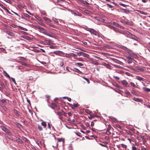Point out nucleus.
<instances>
[{"instance_id":"obj_1","label":"nucleus","mask_w":150,"mask_h":150,"mask_svg":"<svg viewBox=\"0 0 150 150\" xmlns=\"http://www.w3.org/2000/svg\"><path fill=\"white\" fill-rule=\"evenodd\" d=\"M121 83L125 87L127 88L130 87V85L126 80H123L121 81Z\"/></svg>"},{"instance_id":"obj_2","label":"nucleus","mask_w":150,"mask_h":150,"mask_svg":"<svg viewBox=\"0 0 150 150\" xmlns=\"http://www.w3.org/2000/svg\"><path fill=\"white\" fill-rule=\"evenodd\" d=\"M1 128L2 129L3 131L4 132H5L9 134H11V132L10 131L8 130L7 128H6V127H4L3 126H1Z\"/></svg>"},{"instance_id":"obj_3","label":"nucleus","mask_w":150,"mask_h":150,"mask_svg":"<svg viewBox=\"0 0 150 150\" xmlns=\"http://www.w3.org/2000/svg\"><path fill=\"white\" fill-rule=\"evenodd\" d=\"M132 69L135 71H137L138 72L144 71V69L139 67H137L135 69L132 68Z\"/></svg>"},{"instance_id":"obj_4","label":"nucleus","mask_w":150,"mask_h":150,"mask_svg":"<svg viewBox=\"0 0 150 150\" xmlns=\"http://www.w3.org/2000/svg\"><path fill=\"white\" fill-rule=\"evenodd\" d=\"M44 42H45V43H43V44L44 45H50L52 44V42L50 40H44Z\"/></svg>"},{"instance_id":"obj_5","label":"nucleus","mask_w":150,"mask_h":150,"mask_svg":"<svg viewBox=\"0 0 150 150\" xmlns=\"http://www.w3.org/2000/svg\"><path fill=\"white\" fill-rule=\"evenodd\" d=\"M131 38L134 40H135L137 42L139 41V38H138L136 36L134 35L131 34Z\"/></svg>"},{"instance_id":"obj_6","label":"nucleus","mask_w":150,"mask_h":150,"mask_svg":"<svg viewBox=\"0 0 150 150\" xmlns=\"http://www.w3.org/2000/svg\"><path fill=\"white\" fill-rule=\"evenodd\" d=\"M54 53L57 55H59L62 54L64 53L62 51H56L54 52Z\"/></svg>"},{"instance_id":"obj_7","label":"nucleus","mask_w":150,"mask_h":150,"mask_svg":"<svg viewBox=\"0 0 150 150\" xmlns=\"http://www.w3.org/2000/svg\"><path fill=\"white\" fill-rule=\"evenodd\" d=\"M103 65L108 69H112V67L108 64L104 62L103 63Z\"/></svg>"},{"instance_id":"obj_8","label":"nucleus","mask_w":150,"mask_h":150,"mask_svg":"<svg viewBox=\"0 0 150 150\" xmlns=\"http://www.w3.org/2000/svg\"><path fill=\"white\" fill-rule=\"evenodd\" d=\"M90 33L96 35H97L98 34V32L93 29H92Z\"/></svg>"},{"instance_id":"obj_9","label":"nucleus","mask_w":150,"mask_h":150,"mask_svg":"<svg viewBox=\"0 0 150 150\" xmlns=\"http://www.w3.org/2000/svg\"><path fill=\"white\" fill-rule=\"evenodd\" d=\"M0 6L3 9H4L5 10L8 11V13H10V12L8 11L7 9L5 6H4L3 5L1 4H0Z\"/></svg>"},{"instance_id":"obj_10","label":"nucleus","mask_w":150,"mask_h":150,"mask_svg":"<svg viewBox=\"0 0 150 150\" xmlns=\"http://www.w3.org/2000/svg\"><path fill=\"white\" fill-rule=\"evenodd\" d=\"M39 29L40 31L42 32L44 34H45V33H46V30L44 28L42 27H40Z\"/></svg>"},{"instance_id":"obj_11","label":"nucleus","mask_w":150,"mask_h":150,"mask_svg":"<svg viewBox=\"0 0 150 150\" xmlns=\"http://www.w3.org/2000/svg\"><path fill=\"white\" fill-rule=\"evenodd\" d=\"M125 93L129 97L132 96V94H131V93L127 90H126L125 91Z\"/></svg>"},{"instance_id":"obj_12","label":"nucleus","mask_w":150,"mask_h":150,"mask_svg":"<svg viewBox=\"0 0 150 150\" xmlns=\"http://www.w3.org/2000/svg\"><path fill=\"white\" fill-rule=\"evenodd\" d=\"M136 79L139 81H143L144 79L139 76H136Z\"/></svg>"},{"instance_id":"obj_13","label":"nucleus","mask_w":150,"mask_h":150,"mask_svg":"<svg viewBox=\"0 0 150 150\" xmlns=\"http://www.w3.org/2000/svg\"><path fill=\"white\" fill-rule=\"evenodd\" d=\"M112 60L114 62L118 64H120V63L121 62L119 60L115 59H112Z\"/></svg>"},{"instance_id":"obj_14","label":"nucleus","mask_w":150,"mask_h":150,"mask_svg":"<svg viewBox=\"0 0 150 150\" xmlns=\"http://www.w3.org/2000/svg\"><path fill=\"white\" fill-rule=\"evenodd\" d=\"M41 124L44 127V128H46V126H47V124L45 122V121H42L41 123Z\"/></svg>"},{"instance_id":"obj_15","label":"nucleus","mask_w":150,"mask_h":150,"mask_svg":"<svg viewBox=\"0 0 150 150\" xmlns=\"http://www.w3.org/2000/svg\"><path fill=\"white\" fill-rule=\"evenodd\" d=\"M129 55V56H131V57H135L136 56V55L133 54V53H132L131 52H129L128 53Z\"/></svg>"},{"instance_id":"obj_16","label":"nucleus","mask_w":150,"mask_h":150,"mask_svg":"<svg viewBox=\"0 0 150 150\" xmlns=\"http://www.w3.org/2000/svg\"><path fill=\"white\" fill-rule=\"evenodd\" d=\"M133 99L134 100L138 102H140L141 101V100L140 99L138 98H136L135 97L133 98Z\"/></svg>"},{"instance_id":"obj_17","label":"nucleus","mask_w":150,"mask_h":150,"mask_svg":"<svg viewBox=\"0 0 150 150\" xmlns=\"http://www.w3.org/2000/svg\"><path fill=\"white\" fill-rule=\"evenodd\" d=\"M21 37L28 40L30 39V38L29 37L25 35L22 36Z\"/></svg>"},{"instance_id":"obj_18","label":"nucleus","mask_w":150,"mask_h":150,"mask_svg":"<svg viewBox=\"0 0 150 150\" xmlns=\"http://www.w3.org/2000/svg\"><path fill=\"white\" fill-rule=\"evenodd\" d=\"M3 72L4 74V75L6 76L9 78H10L11 77L9 76V75H8V74L6 73V72L4 70L3 71Z\"/></svg>"},{"instance_id":"obj_19","label":"nucleus","mask_w":150,"mask_h":150,"mask_svg":"<svg viewBox=\"0 0 150 150\" xmlns=\"http://www.w3.org/2000/svg\"><path fill=\"white\" fill-rule=\"evenodd\" d=\"M74 14L75 16H81V14L79 13L77 11H75V13H74Z\"/></svg>"},{"instance_id":"obj_20","label":"nucleus","mask_w":150,"mask_h":150,"mask_svg":"<svg viewBox=\"0 0 150 150\" xmlns=\"http://www.w3.org/2000/svg\"><path fill=\"white\" fill-rule=\"evenodd\" d=\"M129 83L130 84V85L132 87L136 88L137 87L136 85L134 83L132 82H129Z\"/></svg>"},{"instance_id":"obj_21","label":"nucleus","mask_w":150,"mask_h":150,"mask_svg":"<svg viewBox=\"0 0 150 150\" xmlns=\"http://www.w3.org/2000/svg\"><path fill=\"white\" fill-rule=\"evenodd\" d=\"M143 89L145 91H147V92H150V89L147 88L146 87H143Z\"/></svg>"},{"instance_id":"obj_22","label":"nucleus","mask_w":150,"mask_h":150,"mask_svg":"<svg viewBox=\"0 0 150 150\" xmlns=\"http://www.w3.org/2000/svg\"><path fill=\"white\" fill-rule=\"evenodd\" d=\"M73 71H76L77 73H81V72L79 69H78L76 68H74V69H73Z\"/></svg>"},{"instance_id":"obj_23","label":"nucleus","mask_w":150,"mask_h":150,"mask_svg":"<svg viewBox=\"0 0 150 150\" xmlns=\"http://www.w3.org/2000/svg\"><path fill=\"white\" fill-rule=\"evenodd\" d=\"M16 141L19 142L21 144H22L23 143V141L21 139H20L19 138H17V137L16 138Z\"/></svg>"},{"instance_id":"obj_24","label":"nucleus","mask_w":150,"mask_h":150,"mask_svg":"<svg viewBox=\"0 0 150 150\" xmlns=\"http://www.w3.org/2000/svg\"><path fill=\"white\" fill-rule=\"evenodd\" d=\"M113 24L116 26L117 27H119L120 28H121V26L117 23L116 22H114L113 23Z\"/></svg>"},{"instance_id":"obj_25","label":"nucleus","mask_w":150,"mask_h":150,"mask_svg":"<svg viewBox=\"0 0 150 150\" xmlns=\"http://www.w3.org/2000/svg\"><path fill=\"white\" fill-rule=\"evenodd\" d=\"M37 126L38 129L39 131H42V128L41 126L39 124H38Z\"/></svg>"},{"instance_id":"obj_26","label":"nucleus","mask_w":150,"mask_h":150,"mask_svg":"<svg viewBox=\"0 0 150 150\" xmlns=\"http://www.w3.org/2000/svg\"><path fill=\"white\" fill-rule=\"evenodd\" d=\"M131 93L132 94H133L135 95H136V96H137V93L135 91H134V90H132V91H131Z\"/></svg>"},{"instance_id":"obj_27","label":"nucleus","mask_w":150,"mask_h":150,"mask_svg":"<svg viewBox=\"0 0 150 150\" xmlns=\"http://www.w3.org/2000/svg\"><path fill=\"white\" fill-rule=\"evenodd\" d=\"M35 18L36 19H37L39 21H42V19L39 16H37L35 17Z\"/></svg>"},{"instance_id":"obj_28","label":"nucleus","mask_w":150,"mask_h":150,"mask_svg":"<svg viewBox=\"0 0 150 150\" xmlns=\"http://www.w3.org/2000/svg\"><path fill=\"white\" fill-rule=\"evenodd\" d=\"M49 47L51 49H56L57 48V47L56 46L51 45Z\"/></svg>"},{"instance_id":"obj_29","label":"nucleus","mask_w":150,"mask_h":150,"mask_svg":"<svg viewBox=\"0 0 150 150\" xmlns=\"http://www.w3.org/2000/svg\"><path fill=\"white\" fill-rule=\"evenodd\" d=\"M111 128L112 127L110 125H109L108 126V127L107 128L106 131H110Z\"/></svg>"},{"instance_id":"obj_30","label":"nucleus","mask_w":150,"mask_h":150,"mask_svg":"<svg viewBox=\"0 0 150 150\" xmlns=\"http://www.w3.org/2000/svg\"><path fill=\"white\" fill-rule=\"evenodd\" d=\"M18 62L19 63H20L22 65H25V66H26L27 65V64L25 63L24 62H21V61H18Z\"/></svg>"},{"instance_id":"obj_31","label":"nucleus","mask_w":150,"mask_h":150,"mask_svg":"<svg viewBox=\"0 0 150 150\" xmlns=\"http://www.w3.org/2000/svg\"><path fill=\"white\" fill-rule=\"evenodd\" d=\"M107 5L108 7H109L110 8H112L114 7L113 6H112L108 4H107Z\"/></svg>"},{"instance_id":"obj_32","label":"nucleus","mask_w":150,"mask_h":150,"mask_svg":"<svg viewBox=\"0 0 150 150\" xmlns=\"http://www.w3.org/2000/svg\"><path fill=\"white\" fill-rule=\"evenodd\" d=\"M92 62L93 64L95 65H98L99 64V63L96 61H93Z\"/></svg>"},{"instance_id":"obj_33","label":"nucleus","mask_w":150,"mask_h":150,"mask_svg":"<svg viewBox=\"0 0 150 150\" xmlns=\"http://www.w3.org/2000/svg\"><path fill=\"white\" fill-rule=\"evenodd\" d=\"M23 139L26 142H28V139L25 137H23Z\"/></svg>"},{"instance_id":"obj_34","label":"nucleus","mask_w":150,"mask_h":150,"mask_svg":"<svg viewBox=\"0 0 150 150\" xmlns=\"http://www.w3.org/2000/svg\"><path fill=\"white\" fill-rule=\"evenodd\" d=\"M138 12L139 13H140L141 14H144V15H146V13H145V12H144L143 11H138Z\"/></svg>"},{"instance_id":"obj_35","label":"nucleus","mask_w":150,"mask_h":150,"mask_svg":"<svg viewBox=\"0 0 150 150\" xmlns=\"http://www.w3.org/2000/svg\"><path fill=\"white\" fill-rule=\"evenodd\" d=\"M45 35H47L48 36H49V37H52V38L53 37L52 35H51L49 34H48L47 33H45Z\"/></svg>"},{"instance_id":"obj_36","label":"nucleus","mask_w":150,"mask_h":150,"mask_svg":"<svg viewBox=\"0 0 150 150\" xmlns=\"http://www.w3.org/2000/svg\"><path fill=\"white\" fill-rule=\"evenodd\" d=\"M7 33L11 36H12L13 34L10 31H7Z\"/></svg>"},{"instance_id":"obj_37","label":"nucleus","mask_w":150,"mask_h":150,"mask_svg":"<svg viewBox=\"0 0 150 150\" xmlns=\"http://www.w3.org/2000/svg\"><path fill=\"white\" fill-rule=\"evenodd\" d=\"M76 64H77L79 66H82L83 65V64L80 63H76Z\"/></svg>"},{"instance_id":"obj_38","label":"nucleus","mask_w":150,"mask_h":150,"mask_svg":"<svg viewBox=\"0 0 150 150\" xmlns=\"http://www.w3.org/2000/svg\"><path fill=\"white\" fill-rule=\"evenodd\" d=\"M63 113H62V112H57V114L59 116H61L62 115Z\"/></svg>"},{"instance_id":"obj_39","label":"nucleus","mask_w":150,"mask_h":150,"mask_svg":"<svg viewBox=\"0 0 150 150\" xmlns=\"http://www.w3.org/2000/svg\"><path fill=\"white\" fill-rule=\"evenodd\" d=\"M0 85L1 86H2V87H3V88H5V86L4 85V83H2V82H0Z\"/></svg>"},{"instance_id":"obj_40","label":"nucleus","mask_w":150,"mask_h":150,"mask_svg":"<svg viewBox=\"0 0 150 150\" xmlns=\"http://www.w3.org/2000/svg\"><path fill=\"white\" fill-rule=\"evenodd\" d=\"M70 56H71L73 57H75L76 56L75 54L72 53H70Z\"/></svg>"},{"instance_id":"obj_41","label":"nucleus","mask_w":150,"mask_h":150,"mask_svg":"<svg viewBox=\"0 0 150 150\" xmlns=\"http://www.w3.org/2000/svg\"><path fill=\"white\" fill-rule=\"evenodd\" d=\"M112 65L117 68H120V66L119 65H118L113 64H112Z\"/></svg>"},{"instance_id":"obj_42","label":"nucleus","mask_w":150,"mask_h":150,"mask_svg":"<svg viewBox=\"0 0 150 150\" xmlns=\"http://www.w3.org/2000/svg\"><path fill=\"white\" fill-rule=\"evenodd\" d=\"M140 137L141 139H142L143 141L144 142L145 141V139L144 138V137L143 136L141 135L140 136Z\"/></svg>"},{"instance_id":"obj_43","label":"nucleus","mask_w":150,"mask_h":150,"mask_svg":"<svg viewBox=\"0 0 150 150\" xmlns=\"http://www.w3.org/2000/svg\"><path fill=\"white\" fill-rule=\"evenodd\" d=\"M24 16L25 17L28 18H30V16L28 14L26 13H24Z\"/></svg>"},{"instance_id":"obj_44","label":"nucleus","mask_w":150,"mask_h":150,"mask_svg":"<svg viewBox=\"0 0 150 150\" xmlns=\"http://www.w3.org/2000/svg\"><path fill=\"white\" fill-rule=\"evenodd\" d=\"M74 122H75V120L74 119L72 120L71 121V123L73 124L74 125V126H76V124Z\"/></svg>"},{"instance_id":"obj_45","label":"nucleus","mask_w":150,"mask_h":150,"mask_svg":"<svg viewBox=\"0 0 150 150\" xmlns=\"http://www.w3.org/2000/svg\"><path fill=\"white\" fill-rule=\"evenodd\" d=\"M112 28H113V29L116 32H119V30L118 29L116 28L113 27H112Z\"/></svg>"},{"instance_id":"obj_46","label":"nucleus","mask_w":150,"mask_h":150,"mask_svg":"<svg viewBox=\"0 0 150 150\" xmlns=\"http://www.w3.org/2000/svg\"><path fill=\"white\" fill-rule=\"evenodd\" d=\"M20 28H21V29L22 30H25V31H27V29L26 28H24L21 27V26H20Z\"/></svg>"},{"instance_id":"obj_47","label":"nucleus","mask_w":150,"mask_h":150,"mask_svg":"<svg viewBox=\"0 0 150 150\" xmlns=\"http://www.w3.org/2000/svg\"><path fill=\"white\" fill-rule=\"evenodd\" d=\"M10 78H11V80H12L13 81V82H14V84H16V81H15V79L14 78H13V77H11Z\"/></svg>"},{"instance_id":"obj_48","label":"nucleus","mask_w":150,"mask_h":150,"mask_svg":"<svg viewBox=\"0 0 150 150\" xmlns=\"http://www.w3.org/2000/svg\"><path fill=\"white\" fill-rule=\"evenodd\" d=\"M41 13L43 15H46V13L44 11H40Z\"/></svg>"},{"instance_id":"obj_49","label":"nucleus","mask_w":150,"mask_h":150,"mask_svg":"<svg viewBox=\"0 0 150 150\" xmlns=\"http://www.w3.org/2000/svg\"><path fill=\"white\" fill-rule=\"evenodd\" d=\"M19 58L20 60H24L25 59L24 57H19Z\"/></svg>"},{"instance_id":"obj_50","label":"nucleus","mask_w":150,"mask_h":150,"mask_svg":"<svg viewBox=\"0 0 150 150\" xmlns=\"http://www.w3.org/2000/svg\"><path fill=\"white\" fill-rule=\"evenodd\" d=\"M64 65V63L63 61H62L60 62V65L61 67H63Z\"/></svg>"},{"instance_id":"obj_51","label":"nucleus","mask_w":150,"mask_h":150,"mask_svg":"<svg viewBox=\"0 0 150 150\" xmlns=\"http://www.w3.org/2000/svg\"><path fill=\"white\" fill-rule=\"evenodd\" d=\"M70 53L69 54H66L65 55V57L67 58H70Z\"/></svg>"},{"instance_id":"obj_52","label":"nucleus","mask_w":150,"mask_h":150,"mask_svg":"<svg viewBox=\"0 0 150 150\" xmlns=\"http://www.w3.org/2000/svg\"><path fill=\"white\" fill-rule=\"evenodd\" d=\"M126 21L122 19L120 20V22L122 23H126Z\"/></svg>"},{"instance_id":"obj_53","label":"nucleus","mask_w":150,"mask_h":150,"mask_svg":"<svg viewBox=\"0 0 150 150\" xmlns=\"http://www.w3.org/2000/svg\"><path fill=\"white\" fill-rule=\"evenodd\" d=\"M0 101L3 103H6V101L4 99H3L0 100Z\"/></svg>"},{"instance_id":"obj_54","label":"nucleus","mask_w":150,"mask_h":150,"mask_svg":"<svg viewBox=\"0 0 150 150\" xmlns=\"http://www.w3.org/2000/svg\"><path fill=\"white\" fill-rule=\"evenodd\" d=\"M106 134L108 135H109L111 133L110 132V131H108L106 130Z\"/></svg>"},{"instance_id":"obj_55","label":"nucleus","mask_w":150,"mask_h":150,"mask_svg":"<svg viewBox=\"0 0 150 150\" xmlns=\"http://www.w3.org/2000/svg\"><path fill=\"white\" fill-rule=\"evenodd\" d=\"M5 94L7 96H8L10 95V94L8 92L6 91L5 92Z\"/></svg>"},{"instance_id":"obj_56","label":"nucleus","mask_w":150,"mask_h":150,"mask_svg":"<svg viewBox=\"0 0 150 150\" xmlns=\"http://www.w3.org/2000/svg\"><path fill=\"white\" fill-rule=\"evenodd\" d=\"M113 78L117 80H119L120 79L117 76H114Z\"/></svg>"},{"instance_id":"obj_57","label":"nucleus","mask_w":150,"mask_h":150,"mask_svg":"<svg viewBox=\"0 0 150 150\" xmlns=\"http://www.w3.org/2000/svg\"><path fill=\"white\" fill-rule=\"evenodd\" d=\"M132 150H137V148L135 146H132Z\"/></svg>"},{"instance_id":"obj_58","label":"nucleus","mask_w":150,"mask_h":150,"mask_svg":"<svg viewBox=\"0 0 150 150\" xmlns=\"http://www.w3.org/2000/svg\"><path fill=\"white\" fill-rule=\"evenodd\" d=\"M73 106L74 107H77L78 106V104L77 103H74Z\"/></svg>"},{"instance_id":"obj_59","label":"nucleus","mask_w":150,"mask_h":150,"mask_svg":"<svg viewBox=\"0 0 150 150\" xmlns=\"http://www.w3.org/2000/svg\"><path fill=\"white\" fill-rule=\"evenodd\" d=\"M83 78L84 79L87 81L88 83H89V80L86 77H83Z\"/></svg>"},{"instance_id":"obj_60","label":"nucleus","mask_w":150,"mask_h":150,"mask_svg":"<svg viewBox=\"0 0 150 150\" xmlns=\"http://www.w3.org/2000/svg\"><path fill=\"white\" fill-rule=\"evenodd\" d=\"M26 12H27L28 13V14H29L30 15H31L32 16H33V13H32L30 12L29 11H26Z\"/></svg>"},{"instance_id":"obj_61","label":"nucleus","mask_w":150,"mask_h":150,"mask_svg":"<svg viewBox=\"0 0 150 150\" xmlns=\"http://www.w3.org/2000/svg\"><path fill=\"white\" fill-rule=\"evenodd\" d=\"M43 19L44 20H45V21H49L50 20V19L48 18H47L46 17H43Z\"/></svg>"},{"instance_id":"obj_62","label":"nucleus","mask_w":150,"mask_h":150,"mask_svg":"<svg viewBox=\"0 0 150 150\" xmlns=\"http://www.w3.org/2000/svg\"><path fill=\"white\" fill-rule=\"evenodd\" d=\"M58 140L60 142L64 141V140L62 138H60V139H58Z\"/></svg>"},{"instance_id":"obj_63","label":"nucleus","mask_w":150,"mask_h":150,"mask_svg":"<svg viewBox=\"0 0 150 150\" xmlns=\"http://www.w3.org/2000/svg\"><path fill=\"white\" fill-rule=\"evenodd\" d=\"M50 27H52L53 28H55V26L54 25H53V24H51V23L50 24Z\"/></svg>"},{"instance_id":"obj_64","label":"nucleus","mask_w":150,"mask_h":150,"mask_svg":"<svg viewBox=\"0 0 150 150\" xmlns=\"http://www.w3.org/2000/svg\"><path fill=\"white\" fill-rule=\"evenodd\" d=\"M85 111L88 114H90L91 113L90 111L86 109Z\"/></svg>"}]
</instances>
